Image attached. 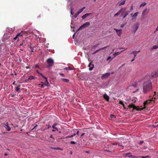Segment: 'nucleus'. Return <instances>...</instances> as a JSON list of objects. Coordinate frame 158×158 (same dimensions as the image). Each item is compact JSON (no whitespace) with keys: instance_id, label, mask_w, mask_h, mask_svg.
I'll return each instance as SVG.
<instances>
[{"instance_id":"obj_59","label":"nucleus","mask_w":158,"mask_h":158,"mask_svg":"<svg viewBox=\"0 0 158 158\" xmlns=\"http://www.w3.org/2000/svg\"><path fill=\"white\" fill-rule=\"evenodd\" d=\"M123 107L124 109H126V108L125 106H124V104L123 105Z\"/></svg>"},{"instance_id":"obj_8","label":"nucleus","mask_w":158,"mask_h":158,"mask_svg":"<svg viewBox=\"0 0 158 158\" xmlns=\"http://www.w3.org/2000/svg\"><path fill=\"white\" fill-rule=\"evenodd\" d=\"M151 76L152 78H156L158 77V74L156 72H153L151 75Z\"/></svg>"},{"instance_id":"obj_51","label":"nucleus","mask_w":158,"mask_h":158,"mask_svg":"<svg viewBox=\"0 0 158 158\" xmlns=\"http://www.w3.org/2000/svg\"><path fill=\"white\" fill-rule=\"evenodd\" d=\"M111 59V57L110 56H109L108 57L107 59V60H109L110 59Z\"/></svg>"},{"instance_id":"obj_5","label":"nucleus","mask_w":158,"mask_h":158,"mask_svg":"<svg viewBox=\"0 0 158 158\" xmlns=\"http://www.w3.org/2000/svg\"><path fill=\"white\" fill-rule=\"evenodd\" d=\"M139 24L138 23H136L135 24H134L133 26V32L134 33H135V32L137 31V30L138 29L139 27Z\"/></svg>"},{"instance_id":"obj_30","label":"nucleus","mask_w":158,"mask_h":158,"mask_svg":"<svg viewBox=\"0 0 158 158\" xmlns=\"http://www.w3.org/2000/svg\"><path fill=\"white\" fill-rule=\"evenodd\" d=\"M146 4H147V3L145 2H142L140 5V7H141L142 6H144L145 5H146Z\"/></svg>"},{"instance_id":"obj_47","label":"nucleus","mask_w":158,"mask_h":158,"mask_svg":"<svg viewBox=\"0 0 158 158\" xmlns=\"http://www.w3.org/2000/svg\"><path fill=\"white\" fill-rule=\"evenodd\" d=\"M110 117L111 118H115V116L114 115L111 114L110 115Z\"/></svg>"},{"instance_id":"obj_17","label":"nucleus","mask_w":158,"mask_h":158,"mask_svg":"<svg viewBox=\"0 0 158 158\" xmlns=\"http://www.w3.org/2000/svg\"><path fill=\"white\" fill-rule=\"evenodd\" d=\"M92 15V13H87L85 14V15H83V16H82V19H84L86 18L88 16Z\"/></svg>"},{"instance_id":"obj_11","label":"nucleus","mask_w":158,"mask_h":158,"mask_svg":"<svg viewBox=\"0 0 158 158\" xmlns=\"http://www.w3.org/2000/svg\"><path fill=\"white\" fill-rule=\"evenodd\" d=\"M110 75V73H106L105 74L103 75L102 77V79L107 78Z\"/></svg>"},{"instance_id":"obj_24","label":"nucleus","mask_w":158,"mask_h":158,"mask_svg":"<svg viewBox=\"0 0 158 158\" xmlns=\"http://www.w3.org/2000/svg\"><path fill=\"white\" fill-rule=\"evenodd\" d=\"M123 51H121V52H115L113 54V55L115 56L117 55H118L119 54H120V53L122 52Z\"/></svg>"},{"instance_id":"obj_18","label":"nucleus","mask_w":158,"mask_h":158,"mask_svg":"<svg viewBox=\"0 0 158 158\" xmlns=\"http://www.w3.org/2000/svg\"><path fill=\"white\" fill-rule=\"evenodd\" d=\"M58 123H54L52 125V127L53 129H55L57 130H58V129L57 127H56V126L58 125Z\"/></svg>"},{"instance_id":"obj_49","label":"nucleus","mask_w":158,"mask_h":158,"mask_svg":"<svg viewBox=\"0 0 158 158\" xmlns=\"http://www.w3.org/2000/svg\"><path fill=\"white\" fill-rule=\"evenodd\" d=\"M73 10V9L72 8H71L70 13H71V14L72 15H73V13L72 12Z\"/></svg>"},{"instance_id":"obj_20","label":"nucleus","mask_w":158,"mask_h":158,"mask_svg":"<svg viewBox=\"0 0 158 158\" xmlns=\"http://www.w3.org/2000/svg\"><path fill=\"white\" fill-rule=\"evenodd\" d=\"M45 80V86H48L49 85V82L48 81V79L47 77H45L44 78Z\"/></svg>"},{"instance_id":"obj_16","label":"nucleus","mask_w":158,"mask_h":158,"mask_svg":"<svg viewBox=\"0 0 158 158\" xmlns=\"http://www.w3.org/2000/svg\"><path fill=\"white\" fill-rule=\"evenodd\" d=\"M103 97L105 99L106 101H108L109 100V97L106 94H104Z\"/></svg>"},{"instance_id":"obj_42","label":"nucleus","mask_w":158,"mask_h":158,"mask_svg":"<svg viewBox=\"0 0 158 158\" xmlns=\"http://www.w3.org/2000/svg\"><path fill=\"white\" fill-rule=\"evenodd\" d=\"M46 126H48V127L47 128L48 129H49L51 127V126H50L49 125V124H47L46 125Z\"/></svg>"},{"instance_id":"obj_31","label":"nucleus","mask_w":158,"mask_h":158,"mask_svg":"<svg viewBox=\"0 0 158 158\" xmlns=\"http://www.w3.org/2000/svg\"><path fill=\"white\" fill-rule=\"evenodd\" d=\"M122 10V9L120 11H118L116 14H115L114 15V16H116L118 15L121 13V11Z\"/></svg>"},{"instance_id":"obj_15","label":"nucleus","mask_w":158,"mask_h":158,"mask_svg":"<svg viewBox=\"0 0 158 158\" xmlns=\"http://www.w3.org/2000/svg\"><path fill=\"white\" fill-rule=\"evenodd\" d=\"M131 153L130 152L127 153L126 154V155H130L128 156L129 157H130L131 158H137L138 157V156H133L131 155Z\"/></svg>"},{"instance_id":"obj_33","label":"nucleus","mask_w":158,"mask_h":158,"mask_svg":"<svg viewBox=\"0 0 158 158\" xmlns=\"http://www.w3.org/2000/svg\"><path fill=\"white\" fill-rule=\"evenodd\" d=\"M158 48V46L157 45H154L152 47V49H156Z\"/></svg>"},{"instance_id":"obj_37","label":"nucleus","mask_w":158,"mask_h":158,"mask_svg":"<svg viewBox=\"0 0 158 158\" xmlns=\"http://www.w3.org/2000/svg\"><path fill=\"white\" fill-rule=\"evenodd\" d=\"M66 70H72V69L70 67H66L64 68Z\"/></svg>"},{"instance_id":"obj_62","label":"nucleus","mask_w":158,"mask_h":158,"mask_svg":"<svg viewBox=\"0 0 158 158\" xmlns=\"http://www.w3.org/2000/svg\"><path fill=\"white\" fill-rule=\"evenodd\" d=\"M15 81H14L13 83L12 84H13V85H15Z\"/></svg>"},{"instance_id":"obj_57","label":"nucleus","mask_w":158,"mask_h":158,"mask_svg":"<svg viewBox=\"0 0 158 158\" xmlns=\"http://www.w3.org/2000/svg\"><path fill=\"white\" fill-rule=\"evenodd\" d=\"M36 72L38 74H40V73L38 70H36Z\"/></svg>"},{"instance_id":"obj_12","label":"nucleus","mask_w":158,"mask_h":158,"mask_svg":"<svg viewBox=\"0 0 158 158\" xmlns=\"http://www.w3.org/2000/svg\"><path fill=\"white\" fill-rule=\"evenodd\" d=\"M4 127L7 131H10V128L9 126L8 122H7L6 124H4Z\"/></svg>"},{"instance_id":"obj_50","label":"nucleus","mask_w":158,"mask_h":158,"mask_svg":"<svg viewBox=\"0 0 158 158\" xmlns=\"http://www.w3.org/2000/svg\"><path fill=\"white\" fill-rule=\"evenodd\" d=\"M60 75H61V76L62 77H64V74H63V73H60Z\"/></svg>"},{"instance_id":"obj_29","label":"nucleus","mask_w":158,"mask_h":158,"mask_svg":"<svg viewBox=\"0 0 158 158\" xmlns=\"http://www.w3.org/2000/svg\"><path fill=\"white\" fill-rule=\"evenodd\" d=\"M125 3V0H123V1L121 2H120V3L119 4V6H122L124 5Z\"/></svg>"},{"instance_id":"obj_10","label":"nucleus","mask_w":158,"mask_h":158,"mask_svg":"<svg viewBox=\"0 0 158 158\" xmlns=\"http://www.w3.org/2000/svg\"><path fill=\"white\" fill-rule=\"evenodd\" d=\"M27 32L25 31H22L20 33H18L17 34V36H18L19 37L20 36H22L24 34H26Z\"/></svg>"},{"instance_id":"obj_38","label":"nucleus","mask_w":158,"mask_h":158,"mask_svg":"<svg viewBox=\"0 0 158 158\" xmlns=\"http://www.w3.org/2000/svg\"><path fill=\"white\" fill-rule=\"evenodd\" d=\"M70 143L71 144H76L77 143L73 141H71L70 142Z\"/></svg>"},{"instance_id":"obj_53","label":"nucleus","mask_w":158,"mask_h":158,"mask_svg":"<svg viewBox=\"0 0 158 158\" xmlns=\"http://www.w3.org/2000/svg\"><path fill=\"white\" fill-rule=\"evenodd\" d=\"M85 134V133H82L81 135V136H80L81 137L83 136Z\"/></svg>"},{"instance_id":"obj_3","label":"nucleus","mask_w":158,"mask_h":158,"mask_svg":"<svg viewBox=\"0 0 158 158\" xmlns=\"http://www.w3.org/2000/svg\"><path fill=\"white\" fill-rule=\"evenodd\" d=\"M90 25V23L89 22H86L85 23H84L83 25H82L77 30V32L78 31L82 29V28H84L85 27H88Z\"/></svg>"},{"instance_id":"obj_34","label":"nucleus","mask_w":158,"mask_h":158,"mask_svg":"<svg viewBox=\"0 0 158 158\" xmlns=\"http://www.w3.org/2000/svg\"><path fill=\"white\" fill-rule=\"evenodd\" d=\"M133 54L134 56V57H136L137 56V53H135V52H132L131 53V54Z\"/></svg>"},{"instance_id":"obj_52","label":"nucleus","mask_w":158,"mask_h":158,"mask_svg":"<svg viewBox=\"0 0 158 158\" xmlns=\"http://www.w3.org/2000/svg\"><path fill=\"white\" fill-rule=\"evenodd\" d=\"M37 126V125H36L32 129V130H34L35 128Z\"/></svg>"},{"instance_id":"obj_23","label":"nucleus","mask_w":158,"mask_h":158,"mask_svg":"<svg viewBox=\"0 0 158 158\" xmlns=\"http://www.w3.org/2000/svg\"><path fill=\"white\" fill-rule=\"evenodd\" d=\"M85 8V7H84L82 8L81 9L79 10H78V11L77 12V13L78 14H80V13H81V12H82V11Z\"/></svg>"},{"instance_id":"obj_32","label":"nucleus","mask_w":158,"mask_h":158,"mask_svg":"<svg viewBox=\"0 0 158 158\" xmlns=\"http://www.w3.org/2000/svg\"><path fill=\"white\" fill-rule=\"evenodd\" d=\"M38 86L41 87V88H44V84H39V85H38Z\"/></svg>"},{"instance_id":"obj_45","label":"nucleus","mask_w":158,"mask_h":158,"mask_svg":"<svg viewBox=\"0 0 158 158\" xmlns=\"http://www.w3.org/2000/svg\"><path fill=\"white\" fill-rule=\"evenodd\" d=\"M133 5L132 4L131 7V8L130 9V10H131V11L133 9Z\"/></svg>"},{"instance_id":"obj_63","label":"nucleus","mask_w":158,"mask_h":158,"mask_svg":"<svg viewBox=\"0 0 158 158\" xmlns=\"http://www.w3.org/2000/svg\"><path fill=\"white\" fill-rule=\"evenodd\" d=\"M47 129V128H44L43 129V131H44L45 130H46Z\"/></svg>"},{"instance_id":"obj_64","label":"nucleus","mask_w":158,"mask_h":158,"mask_svg":"<svg viewBox=\"0 0 158 158\" xmlns=\"http://www.w3.org/2000/svg\"><path fill=\"white\" fill-rule=\"evenodd\" d=\"M79 131H77V135H78V134H79Z\"/></svg>"},{"instance_id":"obj_2","label":"nucleus","mask_w":158,"mask_h":158,"mask_svg":"<svg viewBox=\"0 0 158 158\" xmlns=\"http://www.w3.org/2000/svg\"><path fill=\"white\" fill-rule=\"evenodd\" d=\"M143 89L144 93L146 94L152 89V85L150 80L145 81L143 84Z\"/></svg>"},{"instance_id":"obj_14","label":"nucleus","mask_w":158,"mask_h":158,"mask_svg":"<svg viewBox=\"0 0 158 158\" xmlns=\"http://www.w3.org/2000/svg\"><path fill=\"white\" fill-rule=\"evenodd\" d=\"M138 14H139L138 12H136L135 13H134L133 15H132V20H133L134 19H136V17L138 15Z\"/></svg>"},{"instance_id":"obj_43","label":"nucleus","mask_w":158,"mask_h":158,"mask_svg":"<svg viewBox=\"0 0 158 158\" xmlns=\"http://www.w3.org/2000/svg\"><path fill=\"white\" fill-rule=\"evenodd\" d=\"M119 104L122 105L123 106V105H124V104L122 101H119Z\"/></svg>"},{"instance_id":"obj_54","label":"nucleus","mask_w":158,"mask_h":158,"mask_svg":"<svg viewBox=\"0 0 158 158\" xmlns=\"http://www.w3.org/2000/svg\"><path fill=\"white\" fill-rule=\"evenodd\" d=\"M75 34H76V33H75L72 36V38L73 39H74V37H75Z\"/></svg>"},{"instance_id":"obj_39","label":"nucleus","mask_w":158,"mask_h":158,"mask_svg":"<svg viewBox=\"0 0 158 158\" xmlns=\"http://www.w3.org/2000/svg\"><path fill=\"white\" fill-rule=\"evenodd\" d=\"M79 14H77V12L74 15V17L75 18H76L77 16Z\"/></svg>"},{"instance_id":"obj_36","label":"nucleus","mask_w":158,"mask_h":158,"mask_svg":"<svg viewBox=\"0 0 158 158\" xmlns=\"http://www.w3.org/2000/svg\"><path fill=\"white\" fill-rule=\"evenodd\" d=\"M73 137V135H71L70 136H66L64 138H65V139H67V138H72V137Z\"/></svg>"},{"instance_id":"obj_60","label":"nucleus","mask_w":158,"mask_h":158,"mask_svg":"<svg viewBox=\"0 0 158 158\" xmlns=\"http://www.w3.org/2000/svg\"><path fill=\"white\" fill-rule=\"evenodd\" d=\"M135 59V58L134 57L131 60V61H134Z\"/></svg>"},{"instance_id":"obj_6","label":"nucleus","mask_w":158,"mask_h":158,"mask_svg":"<svg viewBox=\"0 0 158 158\" xmlns=\"http://www.w3.org/2000/svg\"><path fill=\"white\" fill-rule=\"evenodd\" d=\"M149 11V9L147 8H145L143 11L142 13V17L144 16L145 15H146L148 14Z\"/></svg>"},{"instance_id":"obj_19","label":"nucleus","mask_w":158,"mask_h":158,"mask_svg":"<svg viewBox=\"0 0 158 158\" xmlns=\"http://www.w3.org/2000/svg\"><path fill=\"white\" fill-rule=\"evenodd\" d=\"M35 77H34L33 76H30L28 77V79H27V81H29V80H31L33 79H35Z\"/></svg>"},{"instance_id":"obj_28","label":"nucleus","mask_w":158,"mask_h":158,"mask_svg":"<svg viewBox=\"0 0 158 158\" xmlns=\"http://www.w3.org/2000/svg\"><path fill=\"white\" fill-rule=\"evenodd\" d=\"M20 89V85H19L17 87H16L15 88V90L16 91H18Z\"/></svg>"},{"instance_id":"obj_56","label":"nucleus","mask_w":158,"mask_h":158,"mask_svg":"<svg viewBox=\"0 0 158 158\" xmlns=\"http://www.w3.org/2000/svg\"><path fill=\"white\" fill-rule=\"evenodd\" d=\"M23 46V47H23V43L22 42V43L20 45H19V46Z\"/></svg>"},{"instance_id":"obj_44","label":"nucleus","mask_w":158,"mask_h":158,"mask_svg":"<svg viewBox=\"0 0 158 158\" xmlns=\"http://www.w3.org/2000/svg\"><path fill=\"white\" fill-rule=\"evenodd\" d=\"M30 48H31V52H34V51H33V48H32V47H31V46H30Z\"/></svg>"},{"instance_id":"obj_46","label":"nucleus","mask_w":158,"mask_h":158,"mask_svg":"<svg viewBox=\"0 0 158 158\" xmlns=\"http://www.w3.org/2000/svg\"><path fill=\"white\" fill-rule=\"evenodd\" d=\"M126 24H122L121 25V27L123 28Z\"/></svg>"},{"instance_id":"obj_41","label":"nucleus","mask_w":158,"mask_h":158,"mask_svg":"<svg viewBox=\"0 0 158 158\" xmlns=\"http://www.w3.org/2000/svg\"><path fill=\"white\" fill-rule=\"evenodd\" d=\"M144 142V141L143 140H141V141L139 142V144L140 145H141V144H142Z\"/></svg>"},{"instance_id":"obj_7","label":"nucleus","mask_w":158,"mask_h":158,"mask_svg":"<svg viewBox=\"0 0 158 158\" xmlns=\"http://www.w3.org/2000/svg\"><path fill=\"white\" fill-rule=\"evenodd\" d=\"M129 12L125 11V10L123 11L121 14V15L123 17V19L125 18L126 16L128 14Z\"/></svg>"},{"instance_id":"obj_55","label":"nucleus","mask_w":158,"mask_h":158,"mask_svg":"<svg viewBox=\"0 0 158 158\" xmlns=\"http://www.w3.org/2000/svg\"><path fill=\"white\" fill-rule=\"evenodd\" d=\"M140 50H139V51H134V52H135V53H137L138 52H140Z\"/></svg>"},{"instance_id":"obj_48","label":"nucleus","mask_w":158,"mask_h":158,"mask_svg":"<svg viewBox=\"0 0 158 158\" xmlns=\"http://www.w3.org/2000/svg\"><path fill=\"white\" fill-rule=\"evenodd\" d=\"M17 38H19V37L18 36H17V35L16 36H15L14 38V39L15 40H16Z\"/></svg>"},{"instance_id":"obj_26","label":"nucleus","mask_w":158,"mask_h":158,"mask_svg":"<svg viewBox=\"0 0 158 158\" xmlns=\"http://www.w3.org/2000/svg\"><path fill=\"white\" fill-rule=\"evenodd\" d=\"M138 157L141 158H151V157L149 156H138Z\"/></svg>"},{"instance_id":"obj_9","label":"nucleus","mask_w":158,"mask_h":158,"mask_svg":"<svg viewBox=\"0 0 158 158\" xmlns=\"http://www.w3.org/2000/svg\"><path fill=\"white\" fill-rule=\"evenodd\" d=\"M114 30L116 31L118 35L120 37L121 34L122 30V29L118 30L116 28H114Z\"/></svg>"},{"instance_id":"obj_13","label":"nucleus","mask_w":158,"mask_h":158,"mask_svg":"<svg viewBox=\"0 0 158 158\" xmlns=\"http://www.w3.org/2000/svg\"><path fill=\"white\" fill-rule=\"evenodd\" d=\"M88 67L89 68V70L90 71H91L93 69L94 67V65L91 63H90L88 65Z\"/></svg>"},{"instance_id":"obj_25","label":"nucleus","mask_w":158,"mask_h":158,"mask_svg":"<svg viewBox=\"0 0 158 158\" xmlns=\"http://www.w3.org/2000/svg\"><path fill=\"white\" fill-rule=\"evenodd\" d=\"M107 47H104L103 48H101L96 51H95V52H94V53H96V52H98V51L101 50H102V49H103L106 48Z\"/></svg>"},{"instance_id":"obj_61","label":"nucleus","mask_w":158,"mask_h":158,"mask_svg":"<svg viewBox=\"0 0 158 158\" xmlns=\"http://www.w3.org/2000/svg\"><path fill=\"white\" fill-rule=\"evenodd\" d=\"M73 136H75L76 135V134L75 133H74L73 135H72Z\"/></svg>"},{"instance_id":"obj_27","label":"nucleus","mask_w":158,"mask_h":158,"mask_svg":"<svg viewBox=\"0 0 158 158\" xmlns=\"http://www.w3.org/2000/svg\"><path fill=\"white\" fill-rule=\"evenodd\" d=\"M51 148H52V149L56 150H62V149H61V148H60L59 147H57V148L51 147Z\"/></svg>"},{"instance_id":"obj_1","label":"nucleus","mask_w":158,"mask_h":158,"mask_svg":"<svg viewBox=\"0 0 158 158\" xmlns=\"http://www.w3.org/2000/svg\"><path fill=\"white\" fill-rule=\"evenodd\" d=\"M154 93L155 94L154 95H153V97L152 98V96H150L149 97V98L148 100H147L146 101H145L143 103L144 105V107L143 108H140L138 106H136L135 105L133 104H130L128 106V107L130 109L131 108H132L133 109V110H136L137 111H141L143 109H145L144 110V111H146V110H148V108L146 106V105L148 104H149L150 103L151 101H154L156 99V98L155 97H154V95L156 94V92H154Z\"/></svg>"},{"instance_id":"obj_40","label":"nucleus","mask_w":158,"mask_h":158,"mask_svg":"<svg viewBox=\"0 0 158 158\" xmlns=\"http://www.w3.org/2000/svg\"><path fill=\"white\" fill-rule=\"evenodd\" d=\"M43 78H45V77H44L43 75L41 73H40V74H39Z\"/></svg>"},{"instance_id":"obj_58","label":"nucleus","mask_w":158,"mask_h":158,"mask_svg":"<svg viewBox=\"0 0 158 158\" xmlns=\"http://www.w3.org/2000/svg\"><path fill=\"white\" fill-rule=\"evenodd\" d=\"M132 86H133L134 87H135L136 86V84H134V85H132Z\"/></svg>"},{"instance_id":"obj_4","label":"nucleus","mask_w":158,"mask_h":158,"mask_svg":"<svg viewBox=\"0 0 158 158\" xmlns=\"http://www.w3.org/2000/svg\"><path fill=\"white\" fill-rule=\"evenodd\" d=\"M47 61L48 64L47 66L48 68H49L53 65L54 61L52 59L50 58H48L47 59Z\"/></svg>"},{"instance_id":"obj_22","label":"nucleus","mask_w":158,"mask_h":158,"mask_svg":"<svg viewBox=\"0 0 158 158\" xmlns=\"http://www.w3.org/2000/svg\"><path fill=\"white\" fill-rule=\"evenodd\" d=\"M61 80L63 81L66 83H68L69 82V80L67 79L62 78Z\"/></svg>"},{"instance_id":"obj_35","label":"nucleus","mask_w":158,"mask_h":158,"mask_svg":"<svg viewBox=\"0 0 158 158\" xmlns=\"http://www.w3.org/2000/svg\"><path fill=\"white\" fill-rule=\"evenodd\" d=\"M52 135H50V138H52V141H54L55 140V139L54 138L52 137Z\"/></svg>"},{"instance_id":"obj_21","label":"nucleus","mask_w":158,"mask_h":158,"mask_svg":"<svg viewBox=\"0 0 158 158\" xmlns=\"http://www.w3.org/2000/svg\"><path fill=\"white\" fill-rule=\"evenodd\" d=\"M27 41L26 39H25L24 40H23V41L22 43L23 44V47H24L25 46H26L27 44Z\"/></svg>"}]
</instances>
